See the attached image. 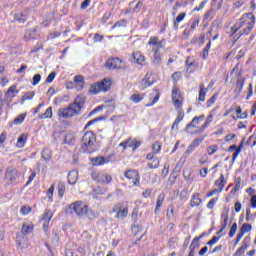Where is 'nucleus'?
<instances>
[{
	"mask_svg": "<svg viewBox=\"0 0 256 256\" xmlns=\"http://www.w3.org/2000/svg\"><path fill=\"white\" fill-rule=\"evenodd\" d=\"M84 103L85 98L78 96L74 103L70 104L66 108H60L57 112L59 121H65V119H71V117L79 115V113H81V109H83Z\"/></svg>",
	"mask_w": 256,
	"mask_h": 256,
	"instance_id": "obj_1",
	"label": "nucleus"
},
{
	"mask_svg": "<svg viewBox=\"0 0 256 256\" xmlns=\"http://www.w3.org/2000/svg\"><path fill=\"white\" fill-rule=\"evenodd\" d=\"M148 45L152 47V51L154 52V65H161V53H159V49H163L165 47V42L160 41L157 37L150 38Z\"/></svg>",
	"mask_w": 256,
	"mask_h": 256,
	"instance_id": "obj_2",
	"label": "nucleus"
},
{
	"mask_svg": "<svg viewBox=\"0 0 256 256\" xmlns=\"http://www.w3.org/2000/svg\"><path fill=\"white\" fill-rule=\"evenodd\" d=\"M70 213L73 215L75 214L78 219H83V217H87V214L89 213V206L87 204L76 201L69 205Z\"/></svg>",
	"mask_w": 256,
	"mask_h": 256,
	"instance_id": "obj_3",
	"label": "nucleus"
},
{
	"mask_svg": "<svg viewBox=\"0 0 256 256\" xmlns=\"http://www.w3.org/2000/svg\"><path fill=\"white\" fill-rule=\"evenodd\" d=\"M109 89H111V79L104 78L100 82L91 84L89 92L92 93V95H97V93H101V91L105 93L109 91Z\"/></svg>",
	"mask_w": 256,
	"mask_h": 256,
	"instance_id": "obj_4",
	"label": "nucleus"
},
{
	"mask_svg": "<svg viewBox=\"0 0 256 256\" xmlns=\"http://www.w3.org/2000/svg\"><path fill=\"white\" fill-rule=\"evenodd\" d=\"M97 137L92 131H87L82 136V150L85 153L88 149H91L95 145Z\"/></svg>",
	"mask_w": 256,
	"mask_h": 256,
	"instance_id": "obj_5",
	"label": "nucleus"
},
{
	"mask_svg": "<svg viewBox=\"0 0 256 256\" xmlns=\"http://www.w3.org/2000/svg\"><path fill=\"white\" fill-rule=\"evenodd\" d=\"M240 25H247L246 28L243 29V33L244 35H249L251 33V29L255 27V16L251 13L244 15L240 19Z\"/></svg>",
	"mask_w": 256,
	"mask_h": 256,
	"instance_id": "obj_6",
	"label": "nucleus"
},
{
	"mask_svg": "<svg viewBox=\"0 0 256 256\" xmlns=\"http://www.w3.org/2000/svg\"><path fill=\"white\" fill-rule=\"evenodd\" d=\"M113 213H116V219L123 221L129 215V206L127 203H118L113 208Z\"/></svg>",
	"mask_w": 256,
	"mask_h": 256,
	"instance_id": "obj_7",
	"label": "nucleus"
},
{
	"mask_svg": "<svg viewBox=\"0 0 256 256\" xmlns=\"http://www.w3.org/2000/svg\"><path fill=\"white\" fill-rule=\"evenodd\" d=\"M203 121H205L204 115L193 118L191 123L186 126V132L190 133V135H194V133H201L197 131H199V123ZM193 129H197V130L193 131Z\"/></svg>",
	"mask_w": 256,
	"mask_h": 256,
	"instance_id": "obj_8",
	"label": "nucleus"
},
{
	"mask_svg": "<svg viewBox=\"0 0 256 256\" xmlns=\"http://www.w3.org/2000/svg\"><path fill=\"white\" fill-rule=\"evenodd\" d=\"M5 176L6 181L9 183H17V181H19V177H21V173H19L15 168H7Z\"/></svg>",
	"mask_w": 256,
	"mask_h": 256,
	"instance_id": "obj_9",
	"label": "nucleus"
},
{
	"mask_svg": "<svg viewBox=\"0 0 256 256\" xmlns=\"http://www.w3.org/2000/svg\"><path fill=\"white\" fill-rule=\"evenodd\" d=\"M92 179L98 183H111V175L105 173L92 172Z\"/></svg>",
	"mask_w": 256,
	"mask_h": 256,
	"instance_id": "obj_10",
	"label": "nucleus"
},
{
	"mask_svg": "<svg viewBox=\"0 0 256 256\" xmlns=\"http://www.w3.org/2000/svg\"><path fill=\"white\" fill-rule=\"evenodd\" d=\"M172 101L176 109L179 111L183 105V98L181 97V93H179V89L177 88H174L172 91Z\"/></svg>",
	"mask_w": 256,
	"mask_h": 256,
	"instance_id": "obj_11",
	"label": "nucleus"
},
{
	"mask_svg": "<svg viewBox=\"0 0 256 256\" xmlns=\"http://www.w3.org/2000/svg\"><path fill=\"white\" fill-rule=\"evenodd\" d=\"M123 62L119 58H109L106 62L107 69H121Z\"/></svg>",
	"mask_w": 256,
	"mask_h": 256,
	"instance_id": "obj_12",
	"label": "nucleus"
},
{
	"mask_svg": "<svg viewBox=\"0 0 256 256\" xmlns=\"http://www.w3.org/2000/svg\"><path fill=\"white\" fill-rule=\"evenodd\" d=\"M201 143H203V138H196L191 145H189L185 151V153L183 154L184 157H189V155H191V153H193V151H195L196 147H199V145H201Z\"/></svg>",
	"mask_w": 256,
	"mask_h": 256,
	"instance_id": "obj_13",
	"label": "nucleus"
},
{
	"mask_svg": "<svg viewBox=\"0 0 256 256\" xmlns=\"http://www.w3.org/2000/svg\"><path fill=\"white\" fill-rule=\"evenodd\" d=\"M125 178L131 180L133 185H139V172L136 170L126 171Z\"/></svg>",
	"mask_w": 256,
	"mask_h": 256,
	"instance_id": "obj_14",
	"label": "nucleus"
},
{
	"mask_svg": "<svg viewBox=\"0 0 256 256\" xmlns=\"http://www.w3.org/2000/svg\"><path fill=\"white\" fill-rule=\"evenodd\" d=\"M215 189H213L210 193L207 194V197H213V195H216V193H221L223 191V175H221L219 180L215 181Z\"/></svg>",
	"mask_w": 256,
	"mask_h": 256,
	"instance_id": "obj_15",
	"label": "nucleus"
},
{
	"mask_svg": "<svg viewBox=\"0 0 256 256\" xmlns=\"http://www.w3.org/2000/svg\"><path fill=\"white\" fill-rule=\"evenodd\" d=\"M17 93H19V91L17 90V86L16 85H12L9 87V89L6 92V101L8 102L7 105H9V103H11L13 97L17 96Z\"/></svg>",
	"mask_w": 256,
	"mask_h": 256,
	"instance_id": "obj_16",
	"label": "nucleus"
},
{
	"mask_svg": "<svg viewBox=\"0 0 256 256\" xmlns=\"http://www.w3.org/2000/svg\"><path fill=\"white\" fill-rule=\"evenodd\" d=\"M17 245L18 249L23 251V249H27L29 247V242H27V236L20 234L17 236Z\"/></svg>",
	"mask_w": 256,
	"mask_h": 256,
	"instance_id": "obj_17",
	"label": "nucleus"
},
{
	"mask_svg": "<svg viewBox=\"0 0 256 256\" xmlns=\"http://www.w3.org/2000/svg\"><path fill=\"white\" fill-rule=\"evenodd\" d=\"M51 219H53V212H51V210H46L42 217V221H44L43 223L44 231H47V227H49V223L51 222Z\"/></svg>",
	"mask_w": 256,
	"mask_h": 256,
	"instance_id": "obj_18",
	"label": "nucleus"
},
{
	"mask_svg": "<svg viewBox=\"0 0 256 256\" xmlns=\"http://www.w3.org/2000/svg\"><path fill=\"white\" fill-rule=\"evenodd\" d=\"M152 83H155V75L153 73H147L145 78L142 80V87H149Z\"/></svg>",
	"mask_w": 256,
	"mask_h": 256,
	"instance_id": "obj_19",
	"label": "nucleus"
},
{
	"mask_svg": "<svg viewBox=\"0 0 256 256\" xmlns=\"http://www.w3.org/2000/svg\"><path fill=\"white\" fill-rule=\"evenodd\" d=\"M159 97H161V93L159 90H153L152 93L150 94V101L151 103L146 104V107H153L157 101H159Z\"/></svg>",
	"mask_w": 256,
	"mask_h": 256,
	"instance_id": "obj_20",
	"label": "nucleus"
},
{
	"mask_svg": "<svg viewBox=\"0 0 256 256\" xmlns=\"http://www.w3.org/2000/svg\"><path fill=\"white\" fill-rule=\"evenodd\" d=\"M132 58L134 60V63H137L138 65L145 64V56L143 54H141V52H134L132 54Z\"/></svg>",
	"mask_w": 256,
	"mask_h": 256,
	"instance_id": "obj_21",
	"label": "nucleus"
},
{
	"mask_svg": "<svg viewBox=\"0 0 256 256\" xmlns=\"http://www.w3.org/2000/svg\"><path fill=\"white\" fill-rule=\"evenodd\" d=\"M29 136L27 135V134H25V133H22L19 137H18V139H17V142H16V147L18 148V149H23V147H25V143H27V138H28Z\"/></svg>",
	"mask_w": 256,
	"mask_h": 256,
	"instance_id": "obj_22",
	"label": "nucleus"
},
{
	"mask_svg": "<svg viewBox=\"0 0 256 256\" xmlns=\"http://www.w3.org/2000/svg\"><path fill=\"white\" fill-rule=\"evenodd\" d=\"M77 179H79V172L72 170L68 174V183L69 185H75L77 183Z\"/></svg>",
	"mask_w": 256,
	"mask_h": 256,
	"instance_id": "obj_23",
	"label": "nucleus"
},
{
	"mask_svg": "<svg viewBox=\"0 0 256 256\" xmlns=\"http://www.w3.org/2000/svg\"><path fill=\"white\" fill-rule=\"evenodd\" d=\"M212 121H213V114H210L207 117L204 124L202 125V127L199 128V131H197V133H203V131H205V129H207V127H209V125H211Z\"/></svg>",
	"mask_w": 256,
	"mask_h": 256,
	"instance_id": "obj_24",
	"label": "nucleus"
},
{
	"mask_svg": "<svg viewBox=\"0 0 256 256\" xmlns=\"http://www.w3.org/2000/svg\"><path fill=\"white\" fill-rule=\"evenodd\" d=\"M105 163H109V160L105 159L103 156H98L92 159L93 165H105Z\"/></svg>",
	"mask_w": 256,
	"mask_h": 256,
	"instance_id": "obj_25",
	"label": "nucleus"
},
{
	"mask_svg": "<svg viewBox=\"0 0 256 256\" xmlns=\"http://www.w3.org/2000/svg\"><path fill=\"white\" fill-rule=\"evenodd\" d=\"M190 205L191 207H199V205H201V199L199 198V194L196 193L192 196Z\"/></svg>",
	"mask_w": 256,
	"mask_h": 256,
	"instance_id": "obj_26",
	"label": "nucleus"
},
{
	"mask_svg": "<svg viewBox=\"0 0 256 256\" xmlns=\"http://www.w3.org/2000/svg\"><path fill=\"white\" fill-rule=\"evenodd\" d=\"M33 231L32 223H24L22 225V235H27V233H31Z\"/></svg>",
	"mask_w": 256,
	"mask_h": 256,
	"instance_id": "obj_27",
	"label": "nucleus"
},
{
	"mask_svg": "<svg viewBox=\"0 0 256 256\" xmlns=\"http://www.w3.org/2000/svg\"><path fill=\"white\" fill-rule=\"evenodd\" d=\"M206 93H207V88H205V84H201L200 85L198 101H201V102L205 101Z\"/></svg>",
	"mask_w": 256,
	"mask_h": 256,
	"instance_id": "obj_28",
	"label": "nucleus"
},
{
	"mask_svg": "<svg viewBox=\"0 0 256 256\" xmlns=\"http://www.w3.org/2000/svg\"><path fill=\"white\" fill-rule=\"evenodd\" d=\"M223 229H225V227H222V229H220L219 232H217L216 236H214L209 242L208 245H215V243H217V241H219V239H221V234L223 233Z\"/></svg>",
	"mask_w": 256,
	"mask_h": 256,
	"instance_id": "obj_29",
	"label": "nucleus"
},
{
	"mask_svg": "<svg viewBox=\"0 0 256 256\" xmlns=\"http://www.w3.org/2000/svg\"><path fill=\"white\" fill-rule=\"evenodd\" d=\"M40 119H51L53 117V108L48 107L44 114L39 116Z\"/></svg>",
	"mask_w": 256,
	"mask_h": 256,
	"instance_id": "obj_30",
	"label": "nucleus"
},
{
	"mask_svg": "<svg viewBox=\"0 0 256 256\" xmlns=\"http://www.w3.org/2000/svg\"><path fill=\"white\" fill-rule=\"evenodd\" d=\"M128 147H131L132 149H138V147L141 146V142L139 141H136V140H131V139H128L126 141Z\"/></svg>",
	"mask_w": 256,
	"mask_h": 256,
	"instance_id": "obj_31",
	"label": "nucleus"
},
{
	"mask_svg": "<svg viewBox=\"0 0 256 256\" xmlns=\"http://www.w3.org/2000/svg\"><path fill=\"white\" fill-rule=\"evenodd\" d=\"M143 94H133L130 96V100L133 101V103H141L143 101Z\"/></svg>",
	"mask_w": 256,
	"mask_h": 256,
	"instance_id": "obj_32",
	"label": "nucleus"
},
{
	"mask_svg": "<svg viewBox=\"0 0 256 256\" xmlns=\"http://www.w3.org/2000/svg\"><path fill=\"white\" fill-rule=\"evenodd\" d=\"M247 247H249V244L247 242H243L242 246L236 251L237 256L243 255L245 251H247Z\"/></svg>",
	"mask_w": 256,
	"mask_h": 256,
	"instance_id": "obj_33",
	"label": "nucleus"
},
{
	"mask_svg": "<svg viewBox=\"0 0 256 256\" xmlns=\"http://www.w3.org/2000/svg\"><path fill=\"white\" fill-rule=\"evenodd\" d=\"M15 21H18L19 23H24L27 21V16L23 15V13H17L14 16Z\"/></svg>",
	"mask_w": 256,
	"mask_h": 256,
	"instance_id": "obj_34",
	"label": "nucleus"
},
{
	"mask_svg": "<svg viewBox=\"0 0 256 256\" xmlns=\"http://www.w3.org/2000/svg\"><path fill=\"white\" fill-rule=\"evenodd\" d=\"M186 14L185 13H181L176 17V20L174 21V27L175 29H177V27H179V23H181V21H183V19H185Z\"/></svg>",
	"mask_w": 256,
	"mask_h": 256,
	"instance_id": "obj_35",
	"label": "nucleus"
},
{
	"mask_svg": "<svg viewBox=\"0 0 256 256\" xmlns=\"http://www.w3.org/2000/svg\"><path fill=\"white\" fill-rule=\"evenodd\" d=\"M51 150L49 149H44L42 151V159H44V161H49L51 159Z\"/></svg>",
	"mask_w": 256,
	"mask_h": 256,
	"instance_id": "obj_36",
	"label": "nucleus"
},
{
	"mask_svg": "<svg viewBox=\"0 0 256 256\" xmlns=\"http://www.w3.org/2000/svg\"><path fill=\"white\" fill-rule=\"evenodd\" d=\"M58 195L59 197H63L65 195V183L59 182L58 184Z\"/></svg>",
	"mask_w": 256,
	"mask_h": 256,
	"instance_id": "obj_37",
	"label": "nucleus"
},
{
	"mask_svg": "<svg viewBox=\"0 0 256 256\" xmlns=\"http://www.w3.org/2000/svg\"><path fill=\"white\" fill-rule=\"evenodd\" d=\"M211 49V41L206 45V47L203 49L202 57L203 59H207L209 57V50Z\"/></svg>",
	"mask_w": 256,
	"mask_h": 256,
	"instance_id": "obj_38",
	"label": "nucleus"
},
{
	"mask_svg": "<svg viewBox=\"0 0 256 256\" xmlns=\"http://www.w3.org/2000/svg\"><path fill=\"white\" fill-rule=\"evenodd\" d=\"M251 229H252L251 224L244 223V224L242 225L240 231H241L242 233H244V235H245V233H250Z\"/></svg>",
	"mask_w": 256,
	"mask_h": 256,
	"instance_id": "obj_39",
	"label": "nucleus"
},
{
	"mask_svg": "<svg viewBox=\"0 0 256 256\" xmlns=\"http://www.w3.org/2000/svg\"><path fill=\"white\" fill-rule=\"evenodd\" d=\"M34 35H35V30L27 31L24 35L25 41H30L31 39H33V37H35Z\"/></svg>",
	"mask_w": 256,
	"mask_h": 256,
	"instance_id": "obj_40",
	"label": "nucleus"
},
{
	"mask_svg": "<svg viewBox=\"0 0 256 256\" xmlns=\"http://www.w3.org/2000/svg\"><path fill=\"white\" fill-rule=\"evenodd\" d=\"M25 121V114L19 115L17 118L14 119V125H21Z\"/></svg>",
	"mask_w": 256,
	"mask_h": 256,
	"instance_id": "obj_41",
	"label": "nucleus"
},
{
	"mask_svg": "<svg viewBox=\"0 0 256 256\" xmlns=\"http://www.w3.org/2000/svg\"><path fill=\"white\" fill-rule=\"evenodd\" d=\"M55 191V185L50 186V188L47 191V197L49 201H53V193Z\"/></svg>",
	"mask_w": 256,
	"mask_h": 256,
	"instance_id": "obj_42",
	"label": "nucleus"
},
{
	"mask_svg": "<svg viewBox=\"0 0 256 256\" xmlns=\"http://www.w3.org/2000/svg\"><path fill=\"white\" fill-rule=\"evenodd\" d=\"M243 142L240 143L239 147H237V151L233 153L232 160L235 161L237 157H239V153H241V149H243Z\"/></svg>",
	"mask_w": 256,
	"mask_h": 256,
	"instance_id": "obj_43",
	"label": "nucleus"
},
{
	"mask_svg": "<svg viewBox=\"0 0 256 256\" xmlns=\"http://www.w3.org/2000/svg\"><path fill=\"white\" fill-rule=\"evenodd\" d=\"M163 201H165V196L164 195H160L158 197V199H157L155 211H157L161 207V205H163Z\"/></svg>",
	"mask_w": 256,
	"mask_h": 256,
	"instance_id": "obj_44",
	"label": "nucleus"
},
{
	"mask_svg": "<svg viewBox=\"0 0 256 256\" xmlns=\"http://www.w3.org/2000/svg\"><path fill=\"white\" fill-rule=\"evenodd\" d=\"M161 151V144L159 142H155L152 146V152H154L156 155Z\"/></svg>",
	"mask_w": 256,
	"mask_h": 256,
	"instance_id": "obj_45",
	"label": "nucleus"
},
{
	"mask_svg": "<svg viewBox=\"0 0 256 256\" xmlns=\"http://www.w3.org/2000/svg\"><path fill=\"white\" fill-rule=\"evenodd\" d=\"M199 19H196L192 22V24L190 25L189 31H191L193 33V31H195V29H197V27H199Z\"/></svg>",
	"mask_w": 256,
	"mask_h": 256,
	"instance_id": "obj_46",
	"label": "nucleus"
},
{
	"mask_svg": "<svg viewBox=\"0 0 256 256\" xmlns=\"http://www.w3.org/2000/svg\"><path fill=\"white\" fill-rule=\"evenodd\" d=\"M183 117H185V112H182L181 109L178 110V114H177V118H176V122L180 123L183 121Z\"/></svg>",
	"mask_w": 256,
	"mask_h": 256,
	"instance_id": "obj_47",
	"label": "nucleus"
},
{
	"mask_svg": "<svg viewBox=\"0 0 256 256\" xmlns=\"http://www.w3.org/2000/svg\"><path fill=\"white\" fill-rule=\"evenodd\" d=\"M33 93H27L22 97L21 103H25V101H31L33 99Z\"/></svg>",
	"mask_w": 256,
	"mask_h": 256,
	"instance_id": "obj_48",
	"label": "nucleus"
},
{
	"mask_svg": "<svg viewBox=\"0 0 256 256\" xmlns=\"http://www.w3.org/2000/svg\"><path fill=\"white\" fill-rule=\"evenodd\" d=\"M200 239H203V235H200L199 237L194 238L190 245V248L195 249V247H197V241H199Z\"/></svg>",
	"mask_w": 256,
	"mask_h": 256,
	"instance_id": "obj_49",
	"label": "nucleus"
},
{
	"mask_svg": "<svg viewBox=\"0 0 256 256\" xmlns=\"http://www.w3.org/2000/svg\"><path fill=\"white\" fill-rule=\"evenodd\" d=\"M22 215H29L31 213V207L30 206H23L21 208Z\"/></svg>",
	"mask_w": 256,
	"mask_h": 256,
	"instance_id": "obj_50",
	"label": "nucleus"
},
{
	"mask_svg": "<svg viewBox=\"0 0 256 256\" xmlns=\"http://www.w3.org/2000/svg\"><path fill=\"white\" fill-rule=\"evenodd\" d=\"M41 81V74H36L33 76V82L32 85H38V83Z\"/></svg>",
	"mask_w": 256,
	"mask_h": 256,
	"instance_id": "obj_51",
	"label": "nucleus"
},
{
	"mask_svg": "<svg viewBox=\"0 0 256 256\" xmlns=\"http://www.w3.org/2000/svg\"><path fill=\"white\" fill-rule=\"evenodd\" d=\"M237 233V223H234L230 229L229 237H233Z\"/></svg>",
	"mask_w": 256,
	"mask_h": 256,
	"instance_id": "obj_52",
	"label": "nucleus"
},
{
	"mask_svg": "<svg viewBox=\"0 0 256 256\" xmlns=\"http://www.w3.org/2000/svg\"><path fill=\"white\" fill-rule=\"evenodd\" d=\"M243 85H244L243 80H238L237 81L236 91H238V93H241V91H243Z\"/></svg>",
	"mask_w": 256,
	"mask_h": 256,
	"instance_id": "obj_53",
	"label": "nucleus"
},
{
	"mask_svg": "<svg viewBox=\"0 0 256 256\" xmlns=\"http://www.w3.org/2000/svg\"><path fill=\"white\" fill-rule=\"evenodd\" d=\"M125 25H127V22H125V20L118 21L113 25L112 29H115L117 27H125Z\"/></svg>",
	"mask_w": 256,
	"mask_h": 256,
	"instance_id": "obj_54",
	"label": "nucleus"
},
{
	"mask_svg": "<svg viewBox=\"0 0 256 256\" xmlns=\"http://www.w3.org/2000/svg\"><path fill=\"white\" fill-rule=\"evenodd\" d=\"M55 77H56L55 72H51L46 78V83H53V79H55Z\"/></svg>",
	"mask_w": 256,
	"mask_h": 256,
	"instance_id": "obj_55",
	"label": "nucleus"
},
{
	"mask_svg": "<svg viewBox=\"0 0 256 256\" xmlns=\"http://www.w3.org/2000/svg\"><path fill=\"white\" fill-rule=\"evenodd\" d=\"M149 169H157L159 167V160H154L152 163L148 164Z\"/></svg>",
	"mask_w": 256,
	"mask_h": 256,
	"instance_id": "obj_56",
	"label": "nucleus"
},
{
	"mask_svg": "<svg viewBox=\"0 0 256 256\" xmlns=\"http://www.w3.org/2000/svg\"><path fill=\"white\" fill-rule=\"evenodd\" d=\"M5 141H7V134L2 133L0 135V147H3V144L5 143Z\"/></svg>",
	"mask_w": 256,
	"mask_h": 256,
	"instance_id": "obj_57",
	"label": "nucleus"
},
{
	"mask_svg": "<svg viewBox=\"0 0 256 256\" xmlns=\"http://www.w3.org/2000/svg\"><path fill=\"white\" fill-rule=\"evenodd\" d=\"M205 5H207V0L202 1L198 7L194 8V11H201Z\"/></svg>",
	"mask_w": 256,
	"mask_h": 256,
	"instance_id": "obj_58",
	"label": "nucleus"
},
{
	"mask_svg": "<svg viewBox=\"0 0 256 256\" xmlns=\"http://www.w3.org/2000/svg\"><path fill=\"white\" fill-rule=\"evenodd\" d=\"M35 177H37V173H35V171H33L28 178L27 185H30V183L33 182V179H35Z\"/></svg>",
	"mask_w": 256,
	"mask_h": 256,
	"instance_id": "obj_59",
	"label": "nucleus"
},
{
	"mask_svg": "<svg viewBox=\"0 0 256 256\" xmlns=\"http://www.w3.org/2000/svg\"><path fill=\"white\" fill-rule=\"evenodd\" d=\"M180 199H181L182 201L187 200V189H184V190L181 191V193H180Z\"/></svg>",
	"mask_w": 256,
	"mask_h": 256,
	"instance_id": "obj_60",
	"label": "nucleus"
},
{
	"mask_svg": "<svg viewBox=\"0 0 256 256\" xmlns=\"http://www.w3.org/2000/svg\"><path fill=\"white\" fill-rule=\"evenodd\" d=\"M217 152V146L213 145L208 147V154L213 155V153Z\"/></svg>",
	"mask_w": 256,
	"mask_h": 256,
	"instance_id": "obj_61",
	"label": "nucleus"
},
{
	"mask_svg": "<svg viewBox=\"0 0 256 256\" xmlns=\"http://www.w3.org/2000/svg\"><path fill=\"white\" fill-rule=\"evenodd\" d=\"M74 83H80L82 85L83 83V76L79 75L74 78Z\"/></svg>",
	"mask_w": 256,
	"mask_h": 256,
	"instance_id": "obj_62",
	"label": "nucleus"
},
{
	"mask_svg": "<svg viewBox=\"0 0 256 256\" xmlns=\"http://www.w3.org/2000/svg\"><path fill=\"white\" fill-rule=\"evenodd\" d=\"M89 3H91V0H85L84 2H82L81 9H87Z\"/></svg>",
	"mask_w": 256,
	"mask_h": 256,
	"instance_id": "obj_63",
	"label": "nucleus"
},
{
	"mask_svg": "<svg viewBox=\"0 0 256 256\" xmlns=\"http://www.w3.org/2000/svg\"><path fill=\"white\" fill-rule=\"evenodd\" d=\"M251 205L252 207L256 208V195L251 197Z\"/></svg>",
	"mask_w": 256,
	"mask_h": 256,
	"instance_id": "obj_64",
	"label": "nucleus"
}]
</instances>
